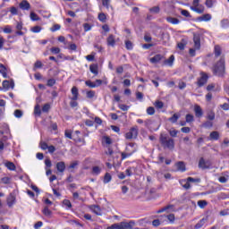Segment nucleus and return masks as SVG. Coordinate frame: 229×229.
I'll return each mask as SVG.
<instances>
[{
  "instance_id": "1",
  "label": "nucleus",
  "mask_w": 229,
  "mask_h": 229,
  "mask_svg": "<svg viewBox=\"0 0 229 229\" xmlns=\"http://www.w3.org/2000/svg\"><path fill=\"white\" fill-rule=\"evenodd\" d=\"M225 55L220 57V60L213 67V72L216 76H223L225 74Z\"/></svg>"
},
{
  "instance_id": "2",
  "label": "nucleus",
  "mask_w": 229,
  "mask_h": 229,
  "mask_svg": "<svg viewBox=\"0 0 229 229\" xmlns=\"http://www.w3.org/2000/svg\"><path fill=\"white\" fill-rule=\"evenodd\" d=\"M159 142L161 143L163 148H166L167 149H174V140L167 137L166 134H160Z\"/></svg>"
},
{
  "instance_id": "3",
  "label": "nucleus",
  "mask_w": 229,
  "mask_h": 229,
  "mask_svg": "<svg viewBox=\"0 0 229 229\" xmlns=\"http://www.w3.org/2000/svg\"><path fill=\"white\" fill-rule=\"evenodd\" d=\"M193 43L194 48H190L189 54L191 56H196V49H201V34L194 33L193 34Z\"/></svg>"
},
{
  "instance_id": "4",
  "label": "nucleus",
  "mask_w": 229,
  "mask_h": 229,
  "mask_svg": "<svg viewBox=\"0 0 229 229\" xmlns=\"http://www.w3.org/2000/svg\"><path fill=\"white\" fill-rule=\"evenodd\" d=\"M139 136V127L137 125L131 127L130 131L125 134V139L128 140L131 139H137Z\"/></svg>"
},
{
  "instance_id": "5",
  "label": "nucleus",
  "mask_w": 229,
  "mask_h": 229,
  "mask_svg": "<svg viewBox=\"0 0 229 229\" xmlns=\"http://www.w3.org/2000/svg\"><path fill=\"white\" fill-rule=\"evenodd\" d=\"M114 226L116 229H133V226H135V222H120L114 224Z\"/></svg>"
},
{
  "instance_id": "6",
  "label": "nucleus",
  "mask_w": 229,
  "mask_h": 229,
  "mask_svg": "<svg viewBox=\"0 0 229 229\" xmlns=\"http://www.w3.org/2000/svg\"><path fill=\"white\" fill-rule=\"evenodd\" d=\"M192 4L193 6L190 7L192 12H196V13H203L205 12V6L199 4V1L193 0Z\"/></svg>"
},
{
  "instance_id": "7",
  "label": "nucleus",
  "mask_w": 229,
  "mask_h": 229,
  "mask_svg": "<svg viewBox=\"0 0 229 229\" xmlns=\"http://www.w3.org/2000/svg\"><path fill=\"white\" fill-rule=\"evenodd\" d=\"M208 81V75L206 72H200V78L197 81L198 87H203Z\"/></svg>"
},
{
  "instance_id": "8",
  "label": "nucleus",
  "mask_w": 229,
  "mask_h": 229,
  "mask_svg": "<svg viewBox=\"0 0 229 229\" xmlns=\"http://www.w3.org/2000/svg\"><path fill=\"white\" fill-rule=\"evenodd\" d=\"M207 90L208 92H210L211 90H213V92H219L221 90V86H219L218 84L211 83L207 86Z\"/></svg>"
},
{
  "instance_id": "9",
  "label": "nucleus",
  "mask_w": 229,
  "mask_h": 229,
  "mask_svg": "<svg viewBox=\"0 0 229 229\" xmlns=\"http://www.w3.org/2000/svg\"><path fill=\"white\" fill-rule=\"evenodd\" d=\"M199 22H208V21H212V15L210 13H206L202 16L197 18Z\"/></svg>"
},
{
  "instance_id": "10",
  "label": "nucleus",
  "mask_w": 229,
  "mask_h": 229,
  "mask_svg": "<svg viewBox=\"0 0 229 229\" xmlns=\"http://www.w3.org/2000/svg\"><path fill=\"white\" fill-rule=\"evenodd\" d=\"M211 164L205 162V159L201 157L199 162V167L200 169H208L210 167Z\"/></svg>"
},
{
  "instance_id": "11",
  "label": "nucleus",
  "mask_w": 229,
  "mask_h": 229,
  "mask_svg": "<svg viewBox=\"0 0 229 229\" xmlns=\"http://www.w3.org/2000/svg\"><path fill=\"white\" fill-rule=\"evenodd\" d=\"M107 46L114 47L115 46V36L114 34H110L106 38Z\"/></svg>"
},
{
  "instance_id": "12",
  "label": "nucleus",
  "mask_w": 229,
  "mask_h": 229,
  "mask_svg": "<svg viewBox=\"0 0 229 229\" xmlns=\"http://www.w3.org/2000/svg\"><path fill=\"white\" fill-rule=\"evenodd\" d=\"M194 113L196 117H203V109L199 105L194 106Z\"/></svg>"
},
{
  "instance_id": "13",
  "label": "nucleus",
  "mask_w": 229,
  "mask_h": 229,
  "mask_svg": "<svg viewBox=\"0 0 229 229\" xmlns=\"http://www.w3.org/2000/svg\"><path fill=\"white\" fill-rule=\"evenodd\" d=\"M175 167H177V171H180L181 173H185V163L183 161H179L175 164Z\"/></svg>"
},
{
  "instance_id": "14",
  "label": "nucleus",
  "mask_w": 229,
  "mask_h": 229,
  "mask_svg": "<svg viewBox=\"0 0 229 229\" xmlns=\"http://www.w3.org/2000/svg\"><path fill=\"white\" fill-rule=\"evenodd\" d=\"M7 205L8 207L12 208L13 207V205H15V195L13 194H10L8 197H7Z\"/></svg>"
},
{
  "instance_id": "15",
  "label": "nucleus",
  "mask_w": 229,
  "mask_h": 229,
  "mask_svg": "<svg viewBox=\"0 0 229 229\" xmlns=\"http://www.w3.org/2000/svg\"><path fill=\"white\" fill-rule=\"evenodd\" d=\"M19 6L21 10H30V8H31V4H30L26 0H22Z\"/></svg>"
},
{
  "instance_id": "16",
  "label": "nucleus",
  "mask_w": 229,
  "mask_h": 229,
  "mask_svg": "<svg viewBox=\"0 0 229 229\" xmlns=\"http://www.w3.org/2000/svg\"><path fill=\"white\" fill-rule=\"evenodd\" d=\"M89 210L93 211V213L97 216H101V208H99V206L91 205L89 206Z\"/></svg>"
},
{
  "instance_id": "17",
  "label": "nucleus",
  "mask_w": 229,
  "mask_h": 229,
  "mask_svg": "<svg viewBox=\"0 0 229 229\" xmlns=\"http://www.w3.org/2000/svg\"><path fill=\"white\" fill-rule=\"evenodd\" d=\"M72 98H71L72 101H78V96H79L78 88L72 87Z\"/></svg>"
},
{
  "instance_id": "18",
  "label": "nucleus",
  "mask_w": 229,
  "mask_h": 229,
  "mask_svg": "<svg viewBox=\"0 0 229 229\" xmlns=\"http://www.w3.org/2000/svg\"><path fill=\"white\" fill-rule=\"evenodd\" d=\"M56 169L59 173H64L65 171V162L60 161L56 164Z\"/></svg>"
},
{
  "instance_id": "19",
  "label": "nucleus",
  "mask_w": 229,
  "mask_h": 229,
  "mask_svg": "<svg viewBox=\"0 0 229 229\" xmlns=\"http://www.w3.org/2000/svg\"><path fill=\"white\" fill-rule=\"evenodd\" d=\"M166 22H169L170 24L174 25L180 24V21L178 20V18H174L172 16L166 17Z\"/></svg>"
},
{
  "instance_id": "20",
  "label": "nucleus",
  "mask_w": 229,
  "mask_h": 229,
  "mask_svg": "<svg viewBox=\"0 0 229 229\" xmlns=\"http://www.w3.org/2000/svg\"><path fill=\"white\" fill-rule=\"evenodd\" d=\"M214 53H215V56L216 58L221 56V55L223 53V49L221 48V47L219 45L215 46Z\"/></svg>"
},
{
  "instance_id": "21",
  "label": "nucleus",
  "mask_w": 229,
  "mask_h": 229,
  "mask_svg": "<svg viewBox=\"0 0 229 229\" xmlns=\"http://www.w3.org/2000/svg\"><path fill=\"white\" fill-rule=\"evenodd\" d=\"M162 58H164V56L160 54L156 55L154 57L150 58V62L151 64H158V62H160V60H162Z\"/></svg>"
},
{
  "instance_id": "22",
  "label": "nucleus",
  "mask_w": 229,
  "mask_h": 229,
  "mask_svg": "<svg viewBox=\"0 0 229 229\" xmlns=\"http://www.w3.org/2000/svg\"><path fill=\"white\" fill-rule=\"evenodd\" d=\"M210 140H219V132L217 131H214L209 134Z\"/></svg>"
},
{
  "instance_id": "23",
  "label": "nucleus",
  "mask_w": 229,
  "mask_h": 229,
  "mask_svg": "<svg viewBox=\"0 0 229 229\" xmlns=\"http://www.w3.org/2000/svg\"><path fill=\"white\" fill-rule=\"evenodd\" d=\"M173 64H174V55H171L168 59L164 61V64L169 65V67H173Z\"/></svg>"
},
{
  "instance_id": "24",
  "label": "nucleus",
  "mask_w": 229,
  "mask_h": 229,
  "mask_svg": "<svg viewBox=\"0 0 229 229\" xmlns=\"http://www.w3.org/2000/svg\"><path fill=\"white\" fill-rule=\"evenodd\" d=\"M3 87L4 89H13V87H15V84L13 82H10L9 81H4Z\"/></svg>"
},
{
  "instance_id": "25",
  "label": "nucleus",
  "mask_w": 229,
  "mask_h": 229,
  "mask_svg": "<svg viewBox=\"0 0 229 229\" xmlns=\"http://www.w3.org/2000/svg\"><path fill=\"white\" fill-rule=\"evenodd\" d=\"M5 167H7V169H9V171H15V169H17V167L15 166V164L8 161L4 164Z\"/></svg>"
},
{
  "instance_id": "26",
  "label": "nucleus",
  "mask_w": 229,
  "mask_h": 229,
  "mask_svg": "<svg viewBox=\"0 0 229 229\" xmlns=\"http://www.w3.org/2000/svg\"><path fill=\"white\" fill-rule=\"evenodd\" d=\"M89 71L90 72H92V74H95V76H98V64L89 65Z\"/></svg>"
},
{
  "instance_id": "27",
  "label": "nucleus",
  "mask_w": 229,
  "mask_h": 229,
  "mask_svg": "<svg viewBox=\"0 0 229 229\" xmlns=\"http://www.w3.org/2000/svg\"><path fill=\"white\" fill-rule=\"evenodd\" d=\"M179 119H180V114H174L172 117H170L168 119V121L174 124V123H178Z\"/></svg>"
},
{
  "instance_id": "28",
  "label": "nucleus",
  "mask_w": 229,
  "mask_h": 229,
  "mask_svg": "<svg viewBox=\"0 0 229 229\" xmlns=\"http://www.w3.org/2000/svg\"><path fill=\"white\" fill-rule=\"evenodd\" d=\"M205 221H207V219L202 218L200 219L194 226L195 229H199L201 228L204 225H205Z\"/></svg>"
},
{
  "instance_id": "29",
  "label": "nucleus",
  "mask_w": 229,
  "mask_h": 229,
  "mask_svg": "<svg viewBox=\"0 0 229 229\" xmlns=\"http://www.w3.org/2000/svg\"><path fill=\"white\" fill-rule=\"evenodd\" d=\"M30 31H32V33H40L42 31V27L38 25L34 26L30 29Z\"/></svg>"
},
{
  "instance_id": "30",
  "label": "nucleus",
  "mask_w": 229,
  "mask_h": 229,
  "mask_svg": "<svg viewBox=\"0 0 229 229\" xmlns=\"http://www.w3.org/2000/svg\"><path fill=\"white\" fill-rule=\"evenodd\" d=\"M187 182H190L191 183H199L201 182V179L199 178H192V177H188Z\"/></svg>"
},
{
  "instance_id": "31",
  "label": "nucleus",
  "mask_w": 229,
  "mask_h": 229,
  "mask_svg": "<svg viewBox=\"0 0 229 229\" xmlns=\"http://www.w3.org/2000/svg\"><path fill=\"white\" fill-rule=\"evenodd\" d=\"M181 183L182 184L183 189H186V190L191 189V182L189 181L186 182L185 180H182Z\"/></svg>"
},
{
  "instance_id": "32",
  "label": "nucleus",
  "mask_w": 229,
  "mask_h": 229,
  "mask_svg": "<svg viewBox=\"0 0 229 229\" xmlns=\"http://www.w3.org/2000/svg\"><path fill=\"white\" fill-rule=\"evenodd\" d=\"M34 114H35V115H41L42 110H40V106L39 105L35 106Z\"/></svg>"
},
{
  "instance_id": "33",
  "label": "nucleus",
  "mask_w": 229,
  "mask_h": 229,
  "mask_svg": "<svg viewBox=\"0 0 229 229\" xmlns=\"http://www.w3.org/2000/svg\"><path fill=\"white\" fill-rule=\"evenodd\" d=\"M85 85H87V87H89V89H96V87H98V85H96V83L92 82L91 81H86Z\"/></svg>"
},
{
  "instance_id": "34",
  "label": "nucleus",
  "mask_w": 229,
  "mask_h": 229,
  "mask_svg": "<svg viewBox=\"0 0 229 229\" xmlns=\"http://www.w3.org/2000/svg\"><path fill=\"white\" fill-rule=\"evenodd\" d=\"M92 174H96V175L100 174H101V167H99V166H94V167L92 168Z\"/></svg>"
},
{
  "instance_id": "35",
  "label": "nucleus",
  "mask_w": 229,
  "mask_h": 229,
  "mask_svg": "<svg viewBox=\"0 0 229 229\" xmlns=\"http://www.w3.org/2000/svg\"><path fill=\"white\" fill-rule=\"evenodd\" d=\"M23 113L21 109H16L14 111V116L17 117V119H21V117H22Z\"/></svg>"
},
{
  "instance_id": "36",
  "label": "nucleus",
  "mask_w": 229,
  "mask_h": 229,
  "mask_svg": "<svg viewBox=\"0 0 229 229\" xmlns=\"http://www.w3.org/2000/svg\"><path fill=\"white\" fill-rule=\"evenodd\" d=\"M197 204L199 207V208H205L206 206L208 205V202L207 200H199Z\"/></svg>"
},
{
  "instance_id": "37",
  "label": "nucleus",
  "mask_w": 229,
  "mask_h": 229,
  "mask_svg": "<svg viewBox=\"0 0 229 229\" xmlns=\"http://www.w3.org/2000/svg\"><path fill=\"white\" fill-rule=\"evenodd\" d=\"M186 123H194V115L188 114H186Z\"/></svg>"
},
{
  "instance_id": "38",
  "label": "nucleus",
  "mask_w": 229,
  "mask_h": 229,
  "mask_svg": "<svg viewBox=\"0 0 229 229\" xmlns=\"http://www.w3.org/2000/svg\"><path fill=\"white\" fill-rule=\"evenodd\" d=\"M228 180H229V176L228 175L220 176L218 178V181L220 182V183H226V182H228Z\"/></svg>"
},
{
  "instance_id": "39",
  "label": "nucleus",
  "mask_w": 229,
  "mask_h": 229,
  "mask_svg": "<svg viewBox=\"0 0 229 229\" xmlns=\"http://www.w3.org/2000/svg\"><path fill=\"white\" fill-rule=\"evenodd\" d=\"M125 47L126 49L131 51V49H133V43H131V41L130 40L125 41Z\"/></svg>"
},
{
  "instance_id": "40",
  "label": "nucleus",
  "mask_w": 229,
  "mask_h": 229,
  "mask_svg": "<svg viewBox=\"0 0 229 229\" xmlns=\"http://www.w3.org/2000/svg\"><path fill=\"white\" fill-rule=\"evenodd\" d=\"M112 181V175L110 174H106L104 176V183H109Z\"/></svg>"
},
{
  "instance_id": "41",
  "label": "nucleus",
  "mask_w": 229,
  "mask_h": 229,
  "mask_svg": "<svg viewBox=\"0 0 229 229\" xmlns=\"http://www.w3.org/2000/svg\"><path fill=\"white\" fill-rule=\"evenodd\" d=\"M43 214L44 216H47V217L51 216V210H49V208L47 207H45L44 209H43Z\"/></svg>"
},
{
  "instance_id": "42",
  "label": "nucleus",
  "mask_w": 229,
  "mask_h": 229,
  "mask_svg": "<svg viewBox=\"0 0 229 229\" xmlns=\"http://www.w3.org/2000/svg\"><path fill=\"white\" fill-rule=\"evenodd\" d=\"M154 105H155L156 108H158V109L164 108V102H162V101L157 100L155 102Z\"/></svg>"
},
{
  "instance_id": "43",
  "label": "nucleus",
  "mask_w": 229,
  "mask_h": 229,
  "mask_svg": "<svg viewBox=\"0 0 229 229\" xmlns=\"http://www.w3.org/2000/svg\"><path fill=\"white\" fill-rule=\"evenodd\" d=\"M165 217H166L170 223H174V214H169L167 216H165Z\"/></svg>"
},
{
  "instance_id": "44",
  "label": "nucleus",
  "mask_w": 229,
  "mask_h": 229,
  "mask_svg": "<svg viewBox=\"0 0 229 229\" xmlns=\"http://www.w3.org/2000/svg\"><path fill=\"white\" fill-rule=\"evenodd\" d=\"M63 204L64 207H67L68 208H72V204L71 203V200H69V199L63 200Z\"/></svg>"
},
{
  "instance_id": "45",
  "label": "nucleus",
  "mask_w": 229,
  "mask_h": 229,
  "mask_svg": "<svg viewBox=\"0 0 229 229\" xmlns=\"http://www.w3.org/2000/svg\"><path fill=\"white\" fill-rule=\"evenodd\" d=\"M118 107L120 108V110H123V112H128L130 106H126V105H123V104H120L118 106Z\"/></svg>"
},
{
  "instance_id": "46",
  "label": "nucleus",
  "mask_w": 229,
  "mask_h": 229,
  "mask_svg": "<svg viewBox=\"0 0 229 229\" xmlns=\"http://www.w3.org/2000/svg\"><path fill=\"white\" fill-rule=\"evenodd\" d=\"M147 114L148 115H155V107L149 106L148 108H147Z\"/></svg>"
},
{
  "instance_id": "47",
  "label": "nucleus",
  "mask_w": 229,
  "mask_h": 229,
  "mask_svg": "<svg viewBox=\"0 0 229 229\" xmlns=\"http://www.w3.org/2000/svg\"><path fill=\"white\" fill-rule=\"evenodd\" d=\"M87 95V98L89 99H92V98H94V96H96V91H93V90H89L86 93Z\"/></svg>"
},
{
  "instance_id": "48",
  "label": "nucleus",
  "mask_w": 229,
  "mask_h": 229,
  "mask_svg": "<svg viewBox=\"0 0 229 229\" xmlns=\"http://www.w3.org/2000/svg\"><path fill=\"white\" fill-rule=\"evenodd\" d=\"M149 12L152 13H160V7L159 6H154L149 9Z\"/></svg>"
},
{
  "instance_id": "49",
  "label": "nucleus",
  "mask_w": 229,
  "mask_h": 229,
  "mask_svg": "<svg viewBox=\"0 0 229 229\" xmlns=\"http://www.w3.org/2000/svg\"><path fill=\"white\" fill-rule=\"evenodd\" d=\"M30 19L31 21H39L40 18H38V15H37V13H35L34 12L30 13Z\"/></svg>"
},
{
  "instance_id": "50",
  "label": "nucleus",
  "mask_w": 229,
  "mask_h": 229,
  "mask_svg": "<svg viewBox=\"0 0 229 229\" xmlns=\"http://www.w3.org/2000/svg\"><path fill=\"white\" fill-rule=\"evenodd\" d=\"M204 128H212L214 123L211 121H207L203 123Z\"/></svg>"
},
{
  "instance_id": "51",
  "label": "nucleus",
  "mask_w": 229,
  "mask_h": 229,
  "mask_svg": "<svg viewBox=\"0 0 229 229\" xmlns=\"http://www.w3.org/2000/svg\"><path fill=\"white\" fill-rule=\"evenodd\" d=\"M136 99L142 101V99H144V94L140 91L136 92Z\"/></svg>"
},
{
  "instance_id": "52",
  "label": "nucleus",
  "mask_w": 229,
  "mask_h": 229,
  "mask_svg": "<svg viewBox=\"0 0 229 229\" xmlns=\"http://www.w3.org/2000/svg\"><path fill=\"white\" fill-rule=\"evenodd\" d=\"M110 3L111 0H102V5L105 6V8H110Z\"/></svg>"
},
{
  "instance_id": "53",
  "label": "nucleus",
  "mask_w": 229,
  "mask_h": 229,
  "mask_svg": "<svg viewBox=\"0 0 229 229\" xmlns=\"http://www.w3.org/2000/svg\"><path fill=\"white\" fill-rule=\"evenodd\" d=\"M64 137H66V139H72V131L66 130L64 131Z\"/></svg>"
},
{
  "instance_id": "54",
  "label": "nucleus",
  "mask_w": 229,
  "mask_h": 229,
  "mask_svg": "<svg viewBox=\"0 0 229 229\" xmlns=\"http://www.w3.org/2000/svg\"><path fill=\"white\" fill-rule=\"evenodd\" d=\"M98 20L101 22H105V21H106V15H105V13H101L98 14Z\"/></svg>"
},
{
  "instance_id": "55",
  "label": "nucleus",
  "mask_w": 229,
  "mask_h": 229,
  "mask_svg": "<svg viewBox=\"0 0 229 229\" xmlns=\"http://www.w3.org/2000/svg\"><path fill=\"white\" fill-rule=\"evenodd\" d=\"M1 182H2V183H4V185H8V183H10V182H11V179H10V177H3L1 179Z\"/></svg>"
},
{
  "instance_id": "56",
  "label": "nucleus",
  "mask_w": 229,
  "mask_h": 229,
  "mask_svg": "<svg viewBox=\"0 0 229 229\" xmlns=\"http://www.w3.org/2000/svg\"><path fill=\"white\" fill-rule=\"evenodd\" d=\"M205 4H206L207 8H212V6H214V1L206 0Z\"/></svg>"
},
{
  "instance_id": "57",
  "label": "nucleus",
  "mask_w": 229,
  "mask_h": 229,
  "mask_svg": "<svg viewBox=\"0 0 229 229\" xmlns=\"http://www.w3.org/2000/svg\"><path fill=\"white\" fill-rule=\"evenodd\" d=\"M181 14L183 15V17H189V18L191 17V13H189V11H187V10H182Z\"/></svg>"
},
{
  "instance_id": "58",
  "label": "nucleus",
  "mask_w": 229,
  "mask_h": 229,
  "mask_svg": "<svg viewBox=\"0 0 229 229\" xmlns=\"http://www.w3.org/2000/svg\"><path fill=\"white\" fill-rule=\"evenodd\" d=\"M51 53H53V55H58L60 53V47H52L50 49Z\"/></svg>"
},
{
  "instance_id": "59",
  "label": "nucleus",
  "mask_w": 229,
  "mask_h": 229,
  "mask_svg": "<svg viewBox=\"0 0 229 229\" xmlns=\"http://www.w3.org/2000/svg\"><path fill=\"white\" fill-rule=\"evenodd\" d=\"M4 33H12V27L10 25H7L3 30Z\"/></svg>"
},
{
  "instance_id": "60",
  "label": "nucleus",
  "mask_w": 229,
  "mask_h": 229,
  "mask_svg": "<svg viewBox=\"0 0 229 229\" xmlns=\"http://www.w3.org/2000/svg\"><path fill=\"white\" fill-rule=\"evenodd\" d=\"M51 106L49 104H45L42 107V112H49Z\"/></svg>"
},
{
  "instance_id": "61",
  "label": "nucleus",
  "mask_w": 229,
  "mask_h": 229,
  "mask_svg": "<svg viewBox=\"0 0 229 229\" xmlns=\"http://www.w3.org/2000/svg\"><path fill=\"white\" fill-rule=\"evenodd\" d=\"M56 83V81L55 79H49L47 81V86L48 87H53Z\"/></svg>"
},
{
  "instance_id": "62",
  "label": "nucleus",
  "mask_w": 229,
  "mask_h": 229,
  "mask_svg": "<svg viewBox=\"0 0 229 229\" xmlns=\"http://www.w3.org/2000/svg\"><path fill=\"white\" fill-rule=\"evenodd\" d=\"M169 133H170L171 137H176V135H178V131L172 129L169 131Z\"/></svg>"
},
{
  "instance_id": "63",
  "label": "nucleus",
  "mask_w": 229,
  "mask_h": 229,
  "mask_svg": "<svg viewBox=\"0 0 229 229\" xmlns=\"http://www.w3.org/2000/svg\"><path fill=\"white\" fill-rule=\"evenodd\" d=\"M61 26L60 24H55L53 26V28H51V31L55 32V31H58V30H60Z\"/></svg>"
},
{
  "instance_id": "64",
  "label": "nucleus",
  "mask_w": 229,
  "mask_h": 229,
  "mask_svg": "<svg viewBox=\"0 0 229 229\" xmlns=\"http://www.w3.org/2000/svg\"><path fill=\"white\" fill-rule=\"evenodd\" d=\"M10 12H11L12 15H17V13H18V11H17L16 7H14V6L11 7Z\"/></svg>"
}]
</instances>
